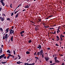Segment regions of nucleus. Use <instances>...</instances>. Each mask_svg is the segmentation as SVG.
<instances>
[{"label":"nucleus","instance_id":"obj_2","mask_svg":"<svg viewBox=\"0 0 65 65\" xmlns=\"http://www.w3.org/2000/svg\"><path fill=\"white\" fill-rule=\"evenodd\" d=\"M5 56V54H3V55H2L0 56V59H1V58H3Z\"/></svg>","mask_w":65,"mask_h":65},{"label":"nucleus","instance_id":"obj_61","mask_svg":"<svg viewBox=\"0 0 65 65\" xmlns=\"http://www.w3.org/2000/svg\"><path fill=\"white\" fill-rule=\"evenodd\" d=\"M2 18V17H0V20H1Z\"/></svg>","mask_w":65,"mask_h":65},{"label":"nucleus","instance_id":"obj_24","mask_svg":"<svg viewBox=\"0 0 65 65\" xmlns=\"http://www.w3.org/2000/svg\"><path fill=\"white\" fill-rule=\"evenodd\" d=\"M13 53H14V55H15V50L13 51Z\"/></svg>","mask_w":65,"mask_h":65},{"label":"nucleus","instance_id":"obj_48","mask_svg":"<svg viewBox=\"0 0 65 65\" xmlns=\"http://www.w3.org/2000/svg\"><path fill=\"white\" fill-rule=\"evenodd\" d=\"M42 24L43 25H44V26L45 25V23H42Z\"/></svg>","mask_w":65,"mask_h":65},{"label":"nucleus","instance_id":"obj_34","mask_svg":"<svg viewBox=\"0 0 65 65\" xmlns=\"http://www.w3.org/2000/svg\"><path fill=\"white\" fill-rule=\"evenodd\" d=\"M55 45L56 46H59V45L57 44H56Z\"/></svg>","mask_w":65,"mask_h":65},{"label":"nucleus","instance_id":"obj_5","mask_svg":"<svg viewBox=\"0 0 65 65\" xmlns=\"http://www.w3.org/2000/svg\"><path fill=\"white\" fill-rule=\"evenodd\" d=\"M40 55H42V54H43V51L42 50V49H41V50L40 51Z\"/></svg>","mask_w":65,"mask_h":65},{"label":"nucleus","instance_id":"obj_14","mask_svg":"<svg viewBox=\"0 0 65 65\" xmlns=\"http://www.w3.org/2000/svg\"><path fill=\"white\" fill-rule=\"evenodd\" d=\"M7 52V53H8L9 54H10V50H8Z\"/></svg>","mask_w":65,"mask_h":65},{"label":"nucleus","instance_id":"obj_26","mask_svg":"<svg viewBox=\"0 0 65 65\" xmlns=\"http://www.w3.org/2000/svg\"><path fill=\"white\" fill-rule=\"evenodd\" d=\"M0 30L1 31H3V29L1 28H0Z\"/></svg>","mask_w":65,"mask_h":65},{"label":"nucleus","instance_id":"obj_51","mask_svg":"<svg viewBox=\"0 0 65 65\" xmlns=\"http://www.w3.org/2000/svg\"><path fill=\"white\" fill-rule=\"evenodd\" d=\"M18 58V57H17V58H15V59H14V60H15L17 59Z\"/></svg>","mask_w":65,"mask_h":65},{"label":"nucleus","instance_id":"obj_45","mask_svg":"<svg viewBox=\"0 0 65 65\" xmlns=\"http://www.w3.org/2000/svg\"><path fill=\"white\" fill-rule=\"evenodd\" d=\"M4 0H1L0 2H3V1Z\"/></svg>","mask_w":65,"mask_h":65},{"label":"nucleus","instance_id":"obj_28","mask_svg":"<svg viewBox=\"0 0 65 65\" xmlns=\"http://www.w3.org/2000/svg\"><path fill=\"white\" fill-rule=\"evenodd\" d=\"M37 30H38V28L37 27L35 28V30H36V31H37Z\"/></svg>","mask_w":65,"mask_h":65},{"label":"nucleus","instance_id":"obj_50","mask_svg":"<svg viewBox=\"0 0 65 65\" xmlns=\"http://www.w3.org/2000/svg\"><path fill=\"white\" fill-rule=\"evenodd\" d=\"M36 52H35L34 54V55H36Z\"/></svg>","mask_w":65,"mask_h":65},{"label":"nucleus","instance_id":"obj_62","mask_svg":"<svg viewBox=\"0 0 65 65\" xmlns=\"http://www.w3.org/2000/svg\"><path fill=\"white\" fill-rule=\"evenodd\" d=\"M3 16H4V17H5V15L4 14H3Z\"/></svg>","mask_w":65,"mask_h":65},{"label":"nucleus","instance_id":"obj_30","mask_svg":"<svg viewBox=\"0 0 65 65\" xmlns=\"http://www.w3.org/2000/svg\"><path fill=\"white\" fill-rule=\"evenodd\" d=\"M42 56L43 58H44V55H43V53L42 55Z\"/></svg>","mask_w":65,"mask_h":65},{"label":"nucleus","instance_id":"obj_18","mask_svg":"<svg viewBox=\"0 0 65 65\" xmlns=\"http://www.w3.org/2000/svg\"><path fill=\"white\" fill-rule=\"evenodd\" d=\"M19 14V13H17V14L15 16V18H18V15Z\"/></svg>","mask_w":65,"mask_h":65},{"label":"nucleus","instance_id":"obj_12","mask_svg":"<svg viewBox=\"0 0 65 65\" xmlns=\"http://www.w3.org/2000/svg\"><path fill=\"white\" fill-rule=\"evenodd\" d=\"M1 21H4V18H2L1 19Z\"/></svg>","mask_w":65,"mask_h":65},{"label":"nucleus","instance_id":"obj_16","mask_svg":"<svg viewBox=\"0 0 65 65\" xmlns=\"http://www.w3.org/2000/svg\"><path fill=\"white\" fill-rule=\"evenodd\" d=\"M8 30H9V28H7L6 30V32L7 33V32H8V31H9Z\"/></svg>","mask_w":65,"mask_h":65},{"label":"nucleus","instance_id":"obj_35","mask_svg":"<svg viewBox=\"0 0 65 65\" xmlns=\"http://www.w3.org/2000/svg\"><path fill=\"white\" fill-rule=\"evenodd\" d=\"M41 19H39V21H40V22H41Z\"/></svg>","mask_w":65,"mask_h":65},{"label":"nucleus","instance_id":"obj_15","mask_svg":"<svg viewBox=\"0 0 65 65\" xmlns=\"http://www.w3.org/2000/svg\"><path fill=\"white\" fill-rule=\"evenodd\" d=\"M55 62H56L57 63H59V62H60V61H59V60H56L55 61Z\"/></svg>","mask_w":65,"mask_h":65},{"label":"nucleus","instance_id":"obj_10","mask_svg":"<svg viewBox=\"0 0 65 65\" xmlns=\"http://www.w3.org/2000/svg\"><path fill=\"white\" fill-rule=\"evenodd\" d=\"M35 64V63H33L32 64H29V63H27V65H34Z\"/></svg>","mask_w":65,"mask_h":65},{"label":"nucleus","instance_id":"obj_13","mask_svg":"<svg viewBox=\"0 0 65 65\" xmlns=\"http://www.w3.org/2000/svg\"><path fill=\"white\" fill-rule=\"evenodd\" d=\"M12 30H11L10 32L9 35L10 34H12Z\"/></svg>","mask_w":65,"mask_h":65},{"label":"nucleus","instance_id":"obj_8","mask_svg":"<svg viewBox=\"0 0 65 65\" xmlns=\"http://www.w3.org/2000/svg\"><path fill=\"white\" fill-rule=\"evenodd\" d=\"M35 58L36 59V62L37 61V60H39V58H38V57H35Z\"/></svg>","mask_w":65,"mask_h":65},{"label":"nucleus","instance_id":"obj_36","mask_svg":"<svg viewBox=\"0 0 65 65\" xmlns=\"http://www.w3.org/2000/svg\"><path fill=\"white\" fill-rule=\"evenodd\" d=\"M10 7L11 8H12V4H11V5H10Z\"/></svg>","mask_w":65,"mask_h":65},{"label":"nucleus","instance_id":"obj_7","mask_svg":"<svg viewBox=\"0 0 65 65\" xmlns=\"http://www.w3.org/2000/svg\"><path fill=\"white\" fill-rule=\"evenodd\" d=\"M1 3H2V5L3 6H5V4L4 3V2H1Z\"/></svg>","mask_w":65,"mask_h":65},{"label":"nucleus","instance_id":"obj_17","mask_svg":"<svg viewBox=\"0 0 65 65\" xmlns=\"http://www.w3.org/2000/svg\"><path fill=\"white\" fill-rule=\"evenodd\" d=\"M26 54H30V52L29 51H27L26 52Z\"/></svg>","mask_w":65,"mask_h":65},{"label":"nucleus","instance_id":"obj_1","mask_svg":"<svg viewBox=\"0 0 65 65\" xmlns=\"http://www.w3.org/2000/svg\"><path fill=\"white\" fill-rule=\"evenodd\" d=\"M8 35H7V34H6V35H5V36H4L3 37V39H5V40H7V36H8Z\"/></svg>","mask_w":65,"mask_h":65},{"label":"nucleus","instance_id":"obj_33","mask_svg":"<svg viewBox=\"0 0 65 65\" xmlns=\"http://www.w3.org/2000/svg\"><path fill=\"white\" fill-rule=\"evenodd\" d=\"M19 11H16V12H14V14H16V13H17V12H18Z\"/></svg>","mask_w":65,"mask_h":65},{"label":"nucleus","instance_id":"obj_47","mask_svg":"<svg viewBox=\"0 0 65 65\" xmlns=\"http://www.w3.org/2000/svg\"><path fill=\"white\" fill-rule=\"evenodd\" d=\"M7 20H10V19L8 18H7Z\"/></svg>","mask_w":65,"mask_h":65},{"label":"nucleus","instance_id":"obj_41","mask_svg":"<svg viewBox=\"0 0 65 65\" xmlns=\"http://www.w3.org/2000/svg\"><path fill=\"white\" fill-rule=\"evenodd\" d=\"M13 15V13H12L11 14V16H12Z\"/></svg>","mask_w":65,"mask_h":65},{"label":"nucleus","instance_id":"obj_40","mask_svg":"<svg viewBox=\"0 0 65 65\" xmlns=\"http://www.w3.org/2000/svg\"><path fill=\"white\" fill-rule=\"evenodd\" d=\"M59 55L60 56H61V57H62L63 55L62 54H60Z\"/></svg>","mask_w":65,"mask_h":65},{"label":"nucleus","instance_id":"obj_58","mask_svg":"<svg viewBox=\"0 0 65 65\" xmlns=\"http://www.w3.org/2000/svg\"><path fill=\"white\" fill-rule=\"evenodd\" d=\"M57 33H59V31L57 30Z\"/></svg>","mask_w":65,"mask_h":65},{"label":"nucleus","instance_id":"obj_46","mask_svg":"<svg viewBox=\"0 0 65 65\" xmlns=\"http://www.w3.org/2000/svg\"><path fill=\"white\" fill-rule=\"evenodd\" d=\"M11 56V55L10 54H9L8 56H9V57H10V56Z\"/></svg>","mask_w":65,"mask_h":65},{"label":"nucleus","instance_id":"obj_29","mask_svg":"<svg viewBox=\"0 0 65 65\" xmlns=\"http://www.w3.org/2000/svg\"><path fill=\"white\" fill-rule=\"evenodd\" d=\"M21 35V36H22V37H23L24 36V34H20Z\"/></svg>","mask_w":65,"mask_h":65},{"label":"nucleus","instance_id":"obj_53","mask_svg":"<svg viewBox=\"0 0 65 65\" xmlns=\"http://www.w3.org/2000/svg\"><path fill=\"white\" fill-rule=\"evenodd\" d=\"M47 49L48 50H50V48H47Z\"/></svg>","mask_w":65,"mask_h":65},{"label":"nucleus","instance_id":"obj_64","mask_svg":"<svg viewBox=\"0 0 65 65\" xmlns=\"http://www.w3.org/2000/svg\"><path fill=\"white\" fill-rule=\"evenodd\" d=\"M61 37H64V36L62 35Z\"/></svg>","mask_w":65,"mask_h":65},{"label":"nucleus","instance_id":"obj_6","mask_svg":"<svg viewBox=\"0 0 65 65\" xmlns=\"http://www.w3.org/2000/svg\"><path fill=\"white\" fill-rule=\"evenodd\" d=\"M24 7L25 8H29V5H27L25 6Z\"/></svg>","mask_w":65,"mask_h":65},{"label":"nucleus","instance_id":"obj_39","mask_svg":"<svg viewBox=\"0 0 65 65\" xmlns=\"http://www.w3.org/2000/svg\"><path fill=\"white\" fill-rule=\"evenodd\" d=\"M53 17V15L50 16L48 17V18H51V17Z\"/></svg>","mask_w":65,"mask_h":65},{"label":"nucleus","instance_id":"obj_42","mask_svg":"<svg viewBox=\"0 0 65 65\" xmlns=\"http://www.w3.org/2000/svg\"><path fill=\"white\" fill-rule=\"evenodd\" d=\"M56 64V63H53L52 64L53 65H55Z\"/></svg>","mask_w":65,"mask_h":65},{"label":"nucleus","instance_id":"obj_55","mask_svg":"<svg viewBox=\"0 0 65 65\" xmlns=\"http://www.w3.org/2000/svg\"><path fill=\"white\" fill-rule=\"evenodd\" d=\"M60 26H59V27H58V29H60L61 28H60Z\"/></svg>","mask_w":65,"mask_h":65},{"label":"nucleus","instance_id":"obj_63","mask_svg":"<svg viewBox=\"0 0 65 65\" xmlns=\"http://www.w3.org/2000/svg\"><path fill=\"white\" fill-rule=\"evenodd\" d=\"M62 34H61L60 35V37H62Z\"/></svg>","mask_w":65,"mask_h":65},{"label":"nucleus","instance_id":"obj_49","mask_svg":"<svg viewBox=\"0 0 65 65\" xmlns=\"http://www.w3.org/2000/svg\"><path fill=\"white\" fill-rule=\"evenodd\" d=\"M60 39H61V40H63V39L62 38V37H60Z\"/></svg>","mask_w":65,"mask_h":65},{"label":"nucleus","instance_id":"obj_21","mask_svg":"<svg viewBox=\"0 0 65 65\" xmlns=\"http://www.w3.org/2000/svg\"><path fill=\"white\" fill-rule=\"evenodd\" d=\"M11 40L12 42V41H13V37L12 36L11 38Z\"/></svg>","mask_w":65,"mask_h":65},{"label":"nucleus","instance_id":"obj_32","mask_svg":"<svg viewBox=\"0 0 65 65\" xmlns=\"http://www.w3.org/2000/svg\"><path fill=\"white\" fill-rule=\"evenodd\" d=\"M9 56H8L7 58V59H9Z\"/></svg>","mask_w":65,"mask_h":65},{"label":"nucleus","instance_id":"obj_38","mask_svg":"<svg viewBox=\"0 0 65 65\" xmlns=\"http://www.w3.org/2000/svg\"><path fill=\"white\" fill-rule=\"evenodd\" d=\"M57 36V39H59V37L58 36Z\"/></svg>","mask_w":65,"mask_h":65},{"label":"nucleus","instance_id":"obj_56","mask_svg":"<svg viewBox=\"0 0 65 65\" xmlns=\"http://www.w3.org/2000/svg\"><path fill=\"white\" fill-rule=\"evenodd\" d=\"M59 39H57V41H59Z\"/></svg>","mask_w":65,"mask_h":65},{"label":"nucleus","instance_id":"obj_60","mask_svg":"<svg viewBox=\"0 0 65 65\" xmlns=\"http://www.w3.org/2000/svg\"><path fill=\"white\" fill-rule=\"evenodd\" d=\"M48 18H49V17H48V18H46V20H47V19H48Z\"/></svg>","mask_w":65,"mask_h":65},{"label":"nucleus","instance_id":"obj_22","mask_svg":"<svg viewBox=\"0 0 65 65\" xmlns=\"http://www.w3.org/2000/svg\"><path fill=\"white\" fill-rule=\"evenodd\" d=\"M6 62H1V63H2V64H5V63H6Z\"/></svg>","mask_w":65,"mask_h":65},{"label":"nucleus","instance_id":"obj_4","mask_svg":"<svg viewBox=\"0 0 65 65\" xmlns=\"http://www.w3.org/2000/svg\"><path fill=\"white\" fill-rule=\"evenodd\" d=\"M37 48H39V50H40L41 48V46L40 45L37 47Z\"/></svg>","mask_w":65,"mask_h":65},{"label":"nucleus","instance_id":"obj_59","mask_svg":"<svg viewBox=\"0 0 65 65\" xmlns=\"http://www.w3.org/2000/svg\"><path fill=\"white\" fill-rule=\"evenodd\" d=\"M50 63H52V61H51L50 62Z\"/></svg>","mask_w":65,"mask_h":65},{"label":"nucleus","instance_id":"obj_54","mask_svg":"<svg viewBox=\"0 0 65 65\" xmlns=\"http://www.w3.org/2000/svg\"><path fill=\"white\" fill-rule=\"evenodd\" d=\"M60 51V49H58V52H59Z\"/></svg>","mask_w":65,"mask_h":65},{"label":"nucleus","instance_id":"obj_19","mask_svg":"<svg viewBox=\"0 0 65 65\" xmlns=\"http://www.w3.org/2000/svg\"><path fill=\"white\" fill-rule=\"evenodd\" d=\"M2 52V48H1V50H0V54H1Z\"/></svg>","mask_w":65,"mask_h":65},{"label":"nucleus","instance_id":"obj_11","mask_svg":"<svg viewBox=\"0 0 65 65\" xmlns=\"http://www.w3.org/2000/svg\"><path fill=\"white\" fill-rule=\"evenodd\" d=\"M17 64H20L21 63H22V62H20V61H19L18 62H17Z\"/></svg>","mask_w":65,"mask_h":65},{"label":"nucleus","instance_id":"obj_57","mask_svg":"<svg viewBox=\"0 0 65 65\" xmlns=\"http://www.w3.org/2000/svg\"><path fill=\"white\" fill-rule=\"evenodd\" d=\"M25 10H26L25 9H24L23 10V11H25Z\"/></svg>","mask_w":65,"mask_h":65},{"label":"nucleus","instance_id":"obj_25","mask_svg":"<svg viewBox=\"0 0 65 65\" xmlns=\"http://www.w3.org/2000/svg\"><path fill=\"white\" fill-rule=\"evenodd\" d=\"M40 52H39L37 53V55H40Z\"/></svg>","mask_w":65,"mask_h":65},{"label":"nucleus","instance_id":"obj_52","mask_svg":"<svg viewBox=\"0 0 65 65\" xmlns=\"http://www.w3.org/2000/svg\"><path fill=\"white\" fill-rule=\"evenodd\" d=\"M12 33H13V32H14V31L13 30H12Z\"/></svg>","mask_w":65,"mask_h":65},{"label":"nucleus","instance_id":"obj_27","mask_svg":"<svg viewBox=\"0 0 65 65\" xmlns=\"http://www.w3.org/2000/svg\"><path fill=\"white\" fill-rule=\"evenodd\" d=\"M32 42V41L31 40H29L28 41V43H31V42Z\"/></svg>","mask_w":65,"mask_h":65},{"label":"nucleus","instance_id":"obj_9","mask_svg":"<svg viewBox=\"0 0 65 65\" xmlns=\"http://www.w3.org/2000/svg\"><path fill=\"white\" fill-rule=\"evenodd\" d=\"M25 33V31H22L20 32V34H23V33Z\"/></svg>","mask_w":65,"mask_h":65},{"label":"nucleus","instance_id":"obj_43","mask_svg":"<svg viewBox=\"0 0 65 65\" xmlns=\"http://www.w3.org/2000/svg\"><path fill=\"white\" fill-rule=\"evenodd\" d=\"M1 10H2V8L0 7V11H1Z\"/></svg>","mask_w":65,"mask_h":65},{"label":"nucleus","instance_id":"obj_20","mask_svg":"<svg viewBox=\"0 0 65 65\" xmlns=\"http://www.w3.org/2000/svg\"><path fill=\"white\" fill-rule=\"evenodd\" d=\"M57 57H55L54 58V60L55 61L56 60H57Z\"/></svg>","mask_w":65,"mask_h":65},{"label":"nucleus","instance_id":"obj_3","mask_svg":"<svg viewBox=\"0 0 65 65\" xmlns=\"http://www.w3.org/2000/svg\"><path fill=\"white\" fill-rule=\"evenodd\" d=\"M44 59L46 61H47L48 60H49V58L47 57H45L44 58Z\"/></svg>","mask_w":65,"mask_h":65},{"label":"nucleus","instance_id":"obj_31","mask_svg":"<svg viewBox=\"0 0 65 65\" xmlns=\"http://www.w3.org/2000/svg\"><path fill=\"white\" fill-rule=\"evenodd\" d=\"M4 59H6V56H5V57H3Z\"/></svg>","mask_w":65,"mask_h":65},{"label":"nucleus","instance_id":"obj_44","mask_svg":"<svg viewBox=\"0 0 65 65\" xmlns=\"http://www.w3.org/2000/svg\"><path fill=\"white\" fill-rule=\"evenodd\" d=\"M28 63H25L24 64L25 65H27Z\"/></svg>","mask_w":65,"mask_h":65},{"label":"nucleus","instance_id":"obj_23","mask_svg":"<svg viewBox=\"0 0 65 65\" xmlns=\"http://www.w3.org/2000/svg\"><path fill=\"white\" fill-rule=\"evenodd\" d=\"M18 57L19 58L18 59H21V57H20V55H18Z\"/></svg>","mask_w":65,"mask_h":65},{"label":"nucleus","instance_id":"obj_37","mask_svg":"<svg viewBox=\"0 0 65 65\" xmlns=\"http://www.w3.org/2000/svg\"><path fill=\"white\" fill-rule=\"evenodd\" d=\"M54 28H49V30H51V29H53Z\"/></svg>","mask_w":65,"mask_h":65}]
</instances>
